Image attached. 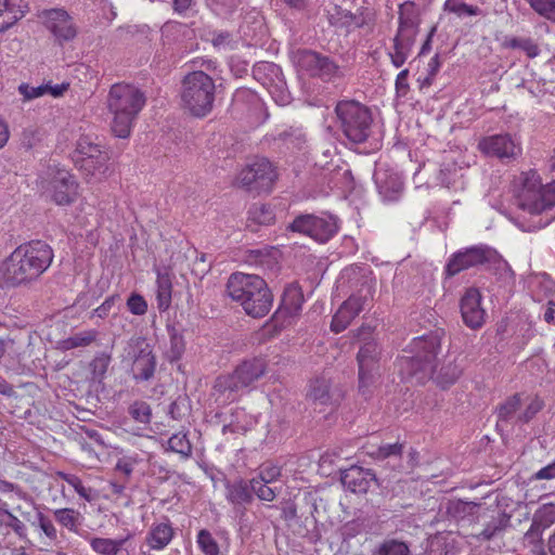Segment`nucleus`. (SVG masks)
<instances>
[{
    "mask_svg": "<svg viewBox=\"0 0 555 555\" xmlns=\"http://www.w3.org/2000/svg\"><path fill=\"white\" fill-rule=\"evenodd\" d=\"M275 220L273 208L267 204H254L248 210V221L259 225L272 224Z\"/></svg>",
    "mask_w": 555,
    "mask_h": 555,
    "instance_id": "72a5a7b5",
    "label": "nucleus"
},
{
    "mask_svg": "<svg viewBox=\"0 0 555 555\" xmlns=\"http://www.w3.org/2000/svg\"><path fill=\"white\" fill-rule=\"evenodd\" d=\"M196 542H197L199 550L205 555H219V553H220L219 545H218L216 539L212 537V534L208 530H206V529L199 530L197 533Z\"/></svg>",
    "mask_w": 555,
    "mask_h": 555,
    "instance_id": "a19ab883",
    "label": "nucleus"
},
{
    "mask_svg": "<svg viewBox=\"0 0 555 555\" xmlns=\"http://www.w3.org/2000/svg\"><path fill=\"white\" fill-rule=\"evenodd\" d=\"M443 10L462 17L464 15L476 16L480 13V10L476 5L465 3L463 0H446Z\"/></svg>",
    "mask_w": 555,
    "mask_h": 555,
    "instance_id": "58836bf2",
    "label": "nucleus"
},
{
    "mask_svg": "<svg viewBox=\"0 0 555 555\" xmlns=\"http://www.w3.org/2000/svg\"><path fill=\"white\" fill-rule=\"evenodd\" d=\"M115 468L126 477H129L133 470V463L128 459H120L118 460Z\"/></svg>",
    "mask_w": 555,
    "mask_h": 555,
    "instance_id": "052dcab7",
    "label": "nucleus"
},
{
    "mask_svg": "<svg viewBox=\"0 0 555 555\" xmlns=\"http://www.w3.org/2000/svg\"><path fill=\"white\" fill-rule=\"evenodd\" d=\"M124 543V539L112 540L107 538H92L90 540L92 550L101 555H127L126 551L122 548Z\"/></svg>",
    "mask_w": 555,
    "mask_h": 555,
    "instance_id": "2f4dec72",
    "label": "nucleus"
},
{
    "mask_svg": "<svg viewBox=\"0 0 555 555\" xmlns=\"http://www.w3.org/2000/svg\"><path fill=\"white\" fill-rule=\"evenodd\" d=\"M289 230L325 243L337 233L338 224L336 218L331 215H300L289 224Z\"/></svg>",
    "mask_w": 555,
    "mask_h": 555,
    "instance_id": "9b49d317",
    "label": "nucleus"
},
{
    "mask_svg": "<svg viewBox=\"0 0 555 555\" xmlns=\"http://www.w3.org/2000/svg\"><path fill=\"white\" fill-rule=\"evenodd\" d=\"M39 16L42 17L43 25L53 35L57 44L63 46L76 38L78 34L77 26L66 10H44Z\"/></svg>",
    "mask_w": 555,
    "mask_h": 555,
    "instance_id": "2eb2a0df",
    "label": "nucleus"
},
{
    "mask_svg": "<svg viewBox=\"0 0 555 555\" xmlns=\"http://www.w3.org/2000/svg\"><path fill=\"white\" fill-rule=\"evenodd\" d=\"M379 349L375 340L365 341L359 349L357 362L359 367V391L367 397L376 382L379 371Z\"/></svg>",
    "mask_w": 555,
    "mask_h": 555,
    "instance_id": "f8f14e48",
    "label": "nucleus"
},
{
    "mask_svg": "<svg viewBox=\"0 0 555 555\" xmlns=\"http://www.w3.org/2000/svg\"><path fill=\"white\" fill-rule=\"evenodd\" d=\"M521 400L518 393L508 397L502 404L498 406L496 413L500 421L509 420L520 408Z\"/></svg>",
    "mask_w": 555,
    "mask_h": 555,
    "instance_id": "37998d69",
    "label": "nucleus"
},
{
    "mask_svg": "<svg viewBox=\"0 0 555 555\" xmlns=\"http://www.w3.org/2000/svg\"><path fill=\"white\" fill-rule=\"evenodd\" d=\"M409 78V69H402L396 77L395 89L398 96L403 98L408 94L410 90V85L408 81Z\"/></svg>",
    "mask_w": 555,
    "mask_h": 555,
    "instance_id": "13d9d810",
    "label": "nucleus"
},
{
    "mask_svg": "<svg viewBox=\"0 0 555 555\" xmlns=\"http://www.w3.org/2000/svg\"><path fill=\"white\" fill-rule=\"evenodd\" d=\"M478 150L489 157H495L502 162H511L521 155V142L508 133H500L483 137L478 142Z\"/></svg>",
    "mask_w": 555,
    "mask_h": 555,
    "instance_id": "4468645a",
    "label": "nucleus"
},
{
    "mask_svg": "<svg viewBox=\"0 0 555 555\" xmlns=\"http://www.w3.org/2000/svg\"><path fill=\"white\" fill-rule=\"evenodd\" d=\"M276 250L273 247L249 249L246 251L245 260L251 266L270 267L275 262Z\"/></svg>",
    "mask_w": 555,
    "mask_h": 555,
    "instance_id": "473e14b6",
    "label": "nucleus"
},
{
    "mask_svg": "<svg viewBox=\"0 0 555 555\" xmlns=\"http://www.w3.org/2000/svg\"><path fill=\"white\" fill-rule=\"evenodd\" d=\"M173 538V529L170 524L162 522L153 526L146 537V542L152 550L164 548Z\"/></svg>",
    "mask_w": 555,
    "mask_h": 555,
    "instance_id": "c85d7f7f",
    "label": "nucleus"
},
{
    "mask_svg": "<svg viewBox=\"0 0 555 555\" xmlns=\"http://www.w3.org/2000/svg\"><path fill=\"white\" fill-rule=\"evenodd\" d=\"M489 261V250L483 247L474 246L454 254L446 266V273L454 276L460 272L481 266Z\"/></svg>",
    "mask_w": 555,
    "mask_h": 555,
    "instance_id": "412c9836",
    "label": "nucleus"
},
{
    "mask_svg": "<svg viewBox=\"0 0 555 555\" xmlns=\"http://www.w3.org/2000/svg\"><path fill=\"white\" fill-rule=\"evenodd\" d=\"M305 301L301 287L297 283L288 284L283 292L281 307L279 311L283 310L288 315H297Z\"/></svg>",
    "mask_w": 555,
    "mask_h": 555,
    "instance_id": "bb28decb",
    "label": "nucleus"
},
{
    "mask_svg": "<svg viewBox=\"0 0 555 555\" xmlns=\"http://www.w3.org/2000/svg\"><path fill=\"white\" fill-rule=\"evenodd\" d=\"M544 320L548 323L555 322V302L548 301L547 309L544 312Z\"/></svg>",
    "mask_w": 555,
    "mask_h": 555,
    "instance_id": "774afa93",
    "label": "nucleus"
},
{
    "mask_svg": "<svg viewBox=\"0 0 555 555\" xmlns=\"http://www.w3.org/2000/svg\"><path fill=\"white\" fill-rule=\"evenodd\" d=\"M37 525L51 541L57 539V531L52 520L41 512L37 513Z\"/></svg>",
    "mask_w": 555,
    "mask_h": 555,
    "instance_id": "864d4df0",
    "label": "nucleus"
},
{
    "mask_svg": "<svg viewBox=\"0 0 555 555\" xmlns=\"http://www.w3.org/2000/svg\"><path fill=\"white\" fill-rule=\"evenodd\" d=\"M18 91L25 100H33L46 94V85L33 87L28 83H22L18 87Z\"/></svg>",
    "mask_w": 555,
    "mask_h": 555,
    "instance_id": "4d7b16f0",
    "label": "nucleus"
},
{
    "mask_svg": "<svg viewBox=\"0 0 555 555\" xmlns=\"http://www.w3.org/2000/svg\"><path fill=\"white\" fill-rule=\"evenodd\" d=\"M267 369V360L261 357L242 361L232 373L217 377L212 388L215 401L219 405L236 401L244 389L251 387L266 374Z\"/></svg>",
    "mask_w": 555,
    "mask_h": 555,
    "instance_id": "423d86ee",
    "label": "nucleus"
},
{
    "mask_svg": "<svg viewBox=\"0 0 555 555\" xmlns=\"http://www.w3.org/2000/svg\"><path fill=\"white\" fill-rule=\"evenodd\" d=\"M440 66H441V62H440L439 55L436 54L428 62V76L435 77L437 75V73L439 72Z\"/></svg>",
    "mask_w": 555,
    "mask_h": 555,
    "instance_id": "0e129e2a",
    "label": "nucleus"
},
{
    "mask_svg": "<svg viewBox=\"0 0 555 555\" xmlns=\"http://www.w3.org/2000/svg\"><path fill=\"white\" fill-rule=\"evenodd\" d=\"M52 513L55 521L70 532H77L81 526L82 516L79 511L64 507L54 509Z\"/></svg>",
    "mask_w": 555,
    "mask_h": 555,
    "instance_id": "7c9ffc66",
    "label": "nucleus"
},
{
    "mask_svg": "<svg viewBox=\"0 0 555 555\" xmlns=\"http://www.w3.org/2000/svg\"><path fill=\"white\" fill-rule=\"evenodd\" d=\"M282 475L280 466L274 464H267L260 467L259 474L256 478L264 483L275 482Z\"/></svg>",
    "mask_w": 555,
    "mask_h": 555,
    "instance_id": "3c124183",
    "label": "nucleus"
},
{
    "mask_svg": "<svg viewBox=\"0 0 555 555\" xmlns=\"http://www.w3.org/2000/svg\"><path fill=\"white\" fill-rule=\"evenodd\" d=\"M156 304L159 317L165 319L170 341H173V324L170 320L169 309L172 299V275L170 268L157 269Z\"/></svg>",
    "mask_w": 555,
    "mask_h": 555,
    "instance_id": "f3484780",
    "label": "nucleus"
},
{
    "mask_svg": "<svg viewBox=\"0 0 555 555\" xmlns=\"http://www.w3.org/2000/svg\"><path fill=\"white\" fill-rule=\"evenodd\" d=\"M251 491L257 495V498L261 501L272 502L276 493L275 491L269 487V483H264L258 478H253L249 480Z\"/></svg>",
    "mask_w": 555,
    "mask_h": 555,
    "instance_id": "de8ad7c7",
    "label": "nucleus"
},
{
    "mask_svg": "<svg viewBox=\"0 0 555 555\" xmlns=\"http://www.w3.org/2000/svg\"><path fill=\"white\" fill-rule=\"evenodd\" d=\"M513 197L518 208L540 215L555 206V180L543 184L535 169L521 171L513 180Z\"/></svg>",
    "mask_w": 555,
    "mask_h": 555,
    "instance_id": "20e7f679",
    "label": "nucleus"
},
{
    "mask_svg": "<svg viewBox=\"0 0 555 555\" xmlns=\"http://www.w3.org/2000/svg\"><path fill=\"white\" fill-rule=\"evenodd\" d=\"M250 483L244 479H237L227 485V499L234 505L249 503L253 499Z\"/></svg>",
    "mask_w": 555,
    "mask_h": 555,
    "instance_id": "c756f323",
    "label": "nucleus"
},
{
    "mask_svg": "<svg viewBox=\"0 0 555 555\" xmlns=\"http://www.w3.org/2000/svg\"><path fill=\"white\" fill-rule=\"evenodd\" d=\"M335 113L344 134L354 143L366 141L370 135L372 115L370 109L354 100L339 101Z\"/></svg>",
    "mask_w": 555,
    "mask_h": 555,
    "instance_id": "6e6552de",
    "label": "nucleus"
},
{
    "mask_svg": "<svg viewBox=\"0 0 555 555\" xmlns=\"http://www.w3.org/2000/svg\"><path fill=\"white\" fill-rule=\"evenodd\" d=\"M481 294L477 288H468L461 298L460 309L463 322L470 328H479L486 320V311L481 306Z\"/></svg>",
    "mask_w": 555,
    "mask_h": 555,
    "instance_id": "4be33fe9",
    "label": "nucleus"
},
{
    "mask_svg": "<svg viewBox=\"0 0 555 555\" xmlns=\"http://www.w3.org/2000/svg\"><path fill=\"white\" fill-rule=\"evenodd\" d=\"M127 308L134 315H143L147 311V302L140 294L132 293L127 300Z\"/></svg>",
    "mask_w": 555,
    "mask_h": 555,
    "instance_id": "603ef678",
    "label": "nucleus"
},
{
    "mask_svg": "<svg viewBox=\"0 0 555 555\" xmlns=\"http://www.w3.org/2000/svg\"><path fill=\"white\" fill-rule=\"evenodd\" d=\"M28 12L21 0H0V34L8 30Z\"/></svg>",
    "mask_w": 555,
    "mask_h": 555,
    "instance_id": "b1692460",
    "label": "nucleus"
},
{
    "mask_svg": "<svg viewBox=\"0 0 555 555\" xmlns=\"http://www.w3.org/2000/svg\"><path fill=\"white\" fill-rule=\"evenodd\" d=\"M68 83H61L52 86L50 83L46 85V94H51L54 98L63 95V93L68 89Z\"/></svg>",
    "mask_w": 555,
    "mask_h": 555,
    "instance_id": "bf43d9fd",
    "label": "nucleus"
},
{
    "mask_svg": "<svg viewBox=\"0 0 555 555\" xmlns=\"http://www.w3.org/2000/svg\"><path fill=\"white\" fill-rule=\"evenodd\" d=\"M56 476L62 480L66 481L69 486H72L80 498L85 499L88 502L92 501L93 498L91 495V489L86 488L78 476L67 474L61 470L56 472Z\"/></svg>",
    "mask_w": 555,
    "mask_h": 555,
    "instance_id": "79ce46f5",
    "label": "nucleus"
},
{
    "mask_svg": "<svg viewBox=\"0 0 555 555\" xmlns=\"http://www.w3.org/2000/svg\"><path fill=\"white\" fill-rule=\"evenodd\" d=\"M53 258V249L44 241L23 243L1 261L0 282L7 288L28 286L49 269Z\"/></svg>",
    "mask_w": 555,
    "mask_h": 555,
    "instance_id": "f257e3e1",
    "label": "nucleus"
},
{
    "mask_svg": "<svg viewBox=\"0 0 555 555\" xmlns=\"http://www.w3.org/2000/svg\"><path fill=\"white\" fill-rule=\"evenodd\" d=\"M14 393V387L5 379L0 378V395L12 397Z\"/></svg>",
    "mask_w": 555,
    "mask_h": 555,
    "instance_id": "338daca9",
    "label": "nucleus"
},
{
    "mask_svg": "<svg viewBox=\"0 0 555 555\" xmlns=\"http://www.w3.org/2000/svg\"><path fill=\"white\" fill-rule=\"evenodd\" d=\"M308 396L313 402L322 405H334L341 399L340 390H332L330 379L323 376L311 380Z\"/></svg>",
    "mask_w": 555,
    "mask_h": 555,
    "instance_id": "5701e85b",
    "label": "nucleus"
},
{
    "mask_svg": "<svg viewBox=\"0 0 555 555\" xmlns=\"http://www.w3.org/2000/svg\"><path fill=\"white\" fill-rule=\"evenodd\" d=\"M111 363V356L106 353H100L96 356L90 363V370L92 373V378L96 380H101Z\"/></svg>",
    "mask_w": 555,
    "mask_h": 555,
    "instance_id": "49530a36",
    "label": "nucleus"
},
{
    "mask_svg": "<svg viewBox=\"0 0 555 555\" xmlns=\"http://www.w3.org/2000/svg\"><path fill=\"white\" fill-rule=\"evenodd\" d=\"M128 413L141 424H149L151 421V408L145 401H134L129 405Z\"/></svg>",
    "mask_w": 555,
    "mask_h": 555,
    "instance_id": "c03bdc74",
    "label": "nucleus"
},
{
    "mask_svg": "<svg viewBox=\"0 0 555 555\" xmlns=\"http://www.w3.org/2000/svg\"><path fill=\"white\" fill-rule=\"evenodd\" d=\"M227 294L253 319L264 318L273 305L268 283L257 274L232 273L227 282Z\"/></svg>",
    "mask_w": 555,
    "mask_h": 555,
    "instance_id": "7ed1b4c3",
    "label": "nucleus"
},
{
    "mask_svg": "<svg viewBox=\"0 0 555 555\" xmlns=\"http://www.w3.org/2000/svg\"><path fill=\"white\" fill-rule=\"evenodd\" d=\"M128 357L132 360L131 374L137 382H145L153 377L156 360L149 344L138 341L130 347Z\"/></svg>",
    "mask_w": 555,
    "mask_h": 555,
    "instance_id": "a211bd4d",
    "label": "nucleus"
},
{
    "mask_svg": "<svg viewBox=\"0 0 555 555\" xmlns=\"http://www.w3.org/2000/svg\"><path fill=\"white\" fill-rule=\"evenodd\" d=\"M276 167L266 157H257L238 175V182L248 191L270 192L278 180Z\"/></svg>",
    "mask_w": 555,
    "mask_h": 555,
    "instance_id": "1a4fd4ad",
    "label": "nucleus"
},
{
    "mask_svg": "<svg viewBox=\"0 0 555 555\" xmlns=\"http://www.w3.org/2000/svg\"><path fill=\"white\" fill-rule=\"evenodd\" d=\"M90 166H86V169H78L82 177L88 181H101L103 179H106L112 170H103L102 168L101 169H98L99 165H98V160L96 159H92V162L89 164Z\"/></svg>",
    "mask_w": 555,
    "mask_h": 555,
    "instance_id": "09e8293b",
    "label": "nucleus"
},
{
    "mask_svg": "<svg viewBox=\"0 0 555 555\" xmlns=\"http://www.w3.org/2000/svg\"><path fill=\"white\" fill-rule=\"evenodd\" d=\"M535 477L538 479H553L555 478V462L541 468Z\"/></svg>",
    "mask_w": 555,
    "mask_h": 555,
    "instance_id": "680f3d73",
    "label": "nucleus"
},
{
    "mask_svg": "<svg viewBox=\"0 0 555 555\" xmlns=\"http://www.w3.org/2000/svg\"><path fill=\"white\" fill-rule=\"evenodd\" d=\"M144 93L131 85L115 83L107 95V107L114 115L112 121L113 133L126 139L131 133L133 121L145 105Z\"/></svg>",
    "mask_w": 555,
    "mask_h": 555,
    "instance_id": "39448f33",
    "label": "nucleus"
},
{
    "mask_svg": "<svg viewBox=\"0 0 555 555\" xmlns=\"http://www.w3.org/2000/svg\"><path fill=\"white\" fill-rule=\"evenodd\" d=\"M374 555H411V551L406 543L389 539L378 545Z\"/></svg>",
    "mask_w": 555,
    "mask_h": 555,
    "instance_id": "e433bc0d",
    "label": "nucleus"
},
{
    "mask_svg": "<svg viewBox=\"0 0 555 555\" xmlns=\"http://www.w3.org/2000/svg\"><path fill=\"white\" fill-rule=\"evenodd\" d=\"M442 337L443 331L437 328L412 339L396 362L403 378H415L417 383H425L434 377Z\"/></svg>",
    "mask_w": 555,
    "mask_h": 555,
    "instance_id": "f03ea898",
    "label": "nucleus"
},
{
    "mask_svg": "<svg viewBox=\"0 0 555 555\" xmlns=\"http://www.w3.org/2000/svg\"><path fill=\"white\" fill-rule=\"evenodd\" d=\"M461 374L462 371L456 364L449 363L447 365H443L437 373V375L435 376V383L441 389H448L456 383Z\"/></svg>",
    "mask_w": 555,
    "mask_h": 555,
    "instance_id": "c9c22d12",
    "label": "nucleus"
},
{
    "mask_svg": "<svg viewBox=\"0 0 555 555\" xmlns=\"http://www.w3.org/2000/svg\"><path fill=\"white\" fill-rule=\"evenodd\" d=\"M327 20L333 27L346 34L360 28L372 31L376 23V12L371 8L362 7L352 13L335 4L327 10Z\"/></svg>",
    "mask_w": 555,
    "mask_h": 555,
    "instance_id": "9d476101",
    "label": "nucleus"
},
{
    "mask_svg": "<svg viewBox=\"0 0 555 555\" xmlns=\"http://www.w3.org/2000/svg\"><path fill=\"white\" fill-rule=\"evenodd\" d=\"M418 13L413 2H404L399 7V27L397 34L411 36L415 39L418 30Z\"/></svg>",
    "mask_w": 555,
    "mask_h": 555,
    "instance_id": "a878e982",
    "label": "nucleus"
},
{
    "mask_svg": "<svg viewBox=\"0 0 555 555\" xmlns=\"http://www.w3.org/2000/svg\"><path fill=\"white\" fill-rule=\"evenodd\" d=\"M96 338V332L95 331H87L77 333L70 337H68L66 340H64L65 348L72 349L77 347H86L89 346L92 341H94Z\"/></svg>",
    "mask_w": 555,
    "mask_h": 555,
    "instance_id": "a18cd8bd",
    "label": "nucleus"
},
{
    "mask_svg": "<svg viewBox=\"0 0 555 555\" xmlns=\"http://www.w3.org/2000/svg\"><path fill=\"white\" fill-rule=\"evenodd\" d=\"M369 301L367 295H362L361 293L351 295L334 314L331 322L332 332L337 334L345 331L351 321L365 309Z\"/></svg>",
    "mask_w": 555,
    "mask_h": 555,
    "instance_id": "6ab92c4d",
    "label": "nucleus"
},
{
    "mask_svg": "<svg viewBox=\"0 0 555 555\" xmlns=\"http://www.w3.org/2000/svg\"><path fill=\"white\" fill-rule=\"evenodd\" d=\"M4 514L5 518L3 527L12 529L20 539H27V528L25 524L22 520H20L15 515H13L10 511H8V513Z\"/></svg>",
    "mask_w": 555,
    "mask_h": 555,
    "instance_id": "8fccbe9b",
    "label": "nucleus"
},
{
    "mask_svg": "<svg viewBox=\"0 0 555 555\" xmlns=\"http://www.w3.org/2000/svg\"><path fill=\"white\" fill-rule=\"evenodd\" d=\"M92 159L98 160V169L109 170L108 153L99 143H93L89 137H81L73 154V162L77 169H86Z\"/></svg>",
    "mask_w": 555,
    "mask_h": 555,
    "instance_id": "dca6fc26",
    "label": "nucleus"
},
{
    "mask_svg": "<svg viewBox=\"0 0 555 555\" xmlns=\"http://www.w3.org/2000/svg\"><path fill=\"white\" fill-rule=\"evenodd\" d=\"M184 108L196 118H204L212 111L215 82L202 70L193 72L183 79L181 94Z\"/></svg>",
    "mask_w": 555,
    "mask_h": 555,
    "instance_id": "0eeeda50",
    "label": "nucleus"
},
{
    "mask_svg": "<svg viewBox=\"0 0 555 555\" xmlns=\"http://www.w3.org/2000/svg\"><path fill=\"white\" fill-rule=\"evenodd\" d=\"M371 476L369 472L363 470L361 467H351L341 477L344 486L354 493H366L370 489Z\"/></svg>",
    "mask_w": 555,
    "mask_h": 555,
    "instance_id": "cd10ccee",
    "label": "nucleus"
},
{
    "mask_svg": "<svg viewBox=\"0 0 555 555\" xmlns=\"http://www.w3.org/2000/svg\"><path fill=\"white\" fill-rule=\"evenodd\" d=\"M193 0H176V13H183L192 10Z\"/></svg>",
    "mask_w": 555,
    "mask_h": 555,
    "instance_id": "69168bd1",
    "label": "nucleus"
},
{
    "mask_svg": "<svg viewBox=\"0 0 555 555\" xmlns=\"http://www.w3.org/2000/svg\"><path fill=\"white\" fill-rule=\"evenodd\" d=\"M403 444L396 443H387L379 446L377 451L375 452V456L379 460H385L390 456H399L402 453Z\"/></svg>",
    "mask_w": 555,
    "mask_h": 555,
    "instance_id": "5fc2aeb1",
    "label": "nucleus"
},
{
    "mask_svg": "<svg viewBox=\"0 0 555 555\" xmlns=\"http://www.w3.org/2000/svg\"><path fill=\"white\" fill-rule=\"evenodd\" d=\"M295 62L301 70L323 81H333L341 77L339 66L332 59L311 50L297 51Z\"/></svg>",
    "mask_w": 555,
    "mask_h": 555,
    "instance_id": "ddd939ff",
    "label": "nucleus"
},
{
    "mask_svg": "<svg viewBox=\"0 0 555 555\" xmlns=\"http://www.w3.org/2000/svg\"><path fill=\"white\" fill-rule=\"evenodd\" d=\"M540 16L555 24V0H526Z\"/></svg>",
    "mask_w": 555,
    "mask_h": 555,
    "instance_id": "ea45409f",
    "label": "nucleus"
},
{
    "mask_svg": "<svg viewBox=\"0 0 555 555\" xmlns=\"http://www.w3.org/2000/svg\"><path fill=\"white\" fill-rule=\"evenodd\" d=\"M282 517L285 520H293L297 517V508L295 503L288 502L282 509Z\"/></svg>",
    "mask_w": 555,
    "mask_h": 555,
    "instance_id": "e2e57ef3",
    "label": "nucleus"
},
{
    "mask_svg": "<svg viewBox=\"0 0 555 555\" xmlns=\"http://www.w3.org/2000/svg\"><path fill=\"white\" fill-rule=\"evenodd\" d=\"M414 42L415 39L411 36L396 34L395 38L392 39V46L387 52L391 64L396 68H400L406 62L411 54Z\"/></svg>",
    "mask_w": 555,
    "mask_h": 555,
    "instance_id": "393cba45",
    "label": "nucleus"
},
{
    "mask_svg": "<svg viewBox=\"0 0 555 555\" xmlns=\"http://www.w3.org/2000/svg\"><path fill=\"white\" fill-rule=\"evenodd\" d=\"M49 184L51 197L55 204L69 205L75 202L78 183L69 171L66 169H57Z\"/></svg>",
    "mask_w": 555,
    "mask_h": 555,
    "instance_id": "aec40b11",
    "label": "nucleus"
},
{
    "mask_svg": "<svg viewBox=\"0 0 555 555\" xmlns=\"http://www.w3.org/2000/svg\"><path fill=\"white\" fill-rule=\"evenodd\" d=\"M555 522V505L544 504L542 505L533 516L532 528L546 529Z\"/></svg>",
    "mask_w": 555,
    "mask_h": 555,
    "instance_id": "4c0bfd02",
    "label": "nucleus"
},
{
    "mask_svg": "<svg viewBox=\"0 0 555 555\" xmlns=\"http://www.w3.org/2000/svg\"><path fill=\"white\" fill-rule=\"evenodd\" d=\"M502 47L505 49H520L529 59H534L540 54V48L538 43L531 38H506L503 41Z\"/></svg>",
    "mask_w": 555,
    "mask_h": 555,
    "instance_id": "f704fd0d",
    "label": "nucleus"
},
{
    "mask_svg": "<svg viewBox=\"0 0 555 555\" xmlns=\"http://www.w3.org/2000/svg\"><path fill=\"white\" fill-rule=\"evenodd\" d=\"M118 301H120V296L118 294L107 297L100 307L93 310V315L101 319L106 318Z\"/></svg>",
    "mask_w": 555,
    "mask_h": 555,
    "instance_id": "6e6d98bb",
    "label": "nucleus"
}]
</instances>
